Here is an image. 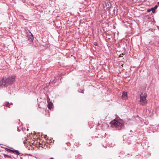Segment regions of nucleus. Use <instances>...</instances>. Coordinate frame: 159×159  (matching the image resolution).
Masks as SVG:
<instances>
[{
  "instance_id": "obj_12",
  "label": "nucleus",
  "mask_w": 159,
  "mask_h": 159,
  "mask_svg": "<svg viewBox=\"0 0 159 159\" xmlns=\"http://www.w3.org/2000/svg\"><path fill=\"white\" fill-rule=\"evenodd\" d=\"M9 105V102H8L7 103H6V104H5V106L7 107H8V106Z\"/></svg>"
},
{
  "instance_id": "obj_15",
  "label": "nucleus",
  "mask_w": 159,
  "mask_h": 159,
  "mask_svg": "<svg viewBox=\"0 0 159 159\" xmlns=\"http://www.w3.org/2000/svg\"><path fill=\"white\" fill-rule=\"evenodd\" d=\"M49 159H53V158L52 157L51 158H50Z\"/></svg>"
},
{
  "instance_id": "obj_8",
  "label": "nucleus",
  "mask_w": 159,
  "mask_h": 159,
  "mask_svg": "<svg viewBox=\"0 0 159 159\" xmlns=\"http://www.w3.org/2000/svg\"><path fill=\"white\" fill-rule=\"evenodd\" d=\"M4 156L5 158H10L11 159V157L10 156L8 155H7L6 154L3 153L2 154Z\"/></svg>"
},
{
  "instance_id": "obj_13",
  "label": "nucleus",
  "mask_w": 159,
  "mask_h": 159,
  "mask_svg": "<svg viewBox=\"0 0 159 159\" xmlns=\"http://www.w3.org/2000/svg\"><path fill=\"white\" fill-rule=\"evenodd\" d=\"M150 11H151V9H148L147 10V12H150Z\"/></svg>"
},
{
  "instance_id": "obj_11",
  "label": "nucleus",
  "mask_w": 159,
  "mask_h": 159,
  "mask_svg": "<svg viewBox=\"0 0 159 159\" xmlns=\"http://www.w3.org/2000/svg\"><path fill=\"white\" fill-rule=\"evenodd\" d=\"M157 7H158L157 5H155V7L153 8L155 10V9L157 8Z\"/></svg>"
},
{
  "instance_id": "obj_10",
  "label": "nucleus",
  "mask_w": 159,
  "mask_h": 159,
  "mask_svg": "<svg viewBox=\"0 0 159 159\" xmlns=\"http://www.w3.org/2000/svg\"><path fill=\"white\" fill-rule=\"evenodd\" d=\"M151 11H152V12L153 13H154L155 12V10L153 8H151Z\"/></svg>"
},
{
  "instance_id": "obj_5",
  "label": "nucleus",
  "mask_w": 159,
  "mask_h": 159,
  "mask_svg": "<svg viewBox=\"0 0 159 159\" xmlns=\"http://www.w3.org/2000/svg\"><path fill=\"white\" fill-rule=\"evenodd\" d=\"M1 148H5V149L7 151H9V152H12L14 153L15 154L17 155H19L20 153L18 151L16 150H12L9 149L7 148H4L3 147L1 146Z\"/></svg>"
},
{
  "instance_id": "obj_4",
  "label": "nucleus",
  "mask_w": 159,
  "mask_h": 159,
  "mask_svg": "<svg viewBox=\"0 0 159 159\" xmlns=\"http://www.w3.org/2000/svg\"><path fill=\"white\" fill-rule=\"evenodd\" d=\"M26 36L28 40L30 42H32L34 39V37L32 34L28 30L25 29Z\"/></svg>"
},
{
  "instance_id": "obj_17",
  "label": "nucleus",
  "mask_w": 159,
  "mask_h": 159,
  "mask_svg": "<svg viewBox=\"0 0 159 159\" xmlns=\"http://www.w3.org/2000/svg\"><path fill=\"white\" fill-rule=\"evenodd\" d=\"M47 88V87H46V86H45V88H44V89H45V88Z\"/></svg>"
},
{
  "instance_id": "obj_14",
  "label": "nucleus",
  "mask_w": 159,
  "mask_h": 159,
  "mask_svg": "<svg viewBox=\"0 0 159 159\" xmlns=\"http://www.w3.org/2000/svg\"><path fill=\"white\" fill-rule=\"evenodd\" d=\"M81 91L80 92H81L82 93H83V90H81Z\"/></svg>"
},
{
  "instance_id": "obj_9",
  "label": "nucleus",
  "mask_w": 159,
  "mask_h": 159,
  "mask_svg": "<svg viewBox=\"0 0 159 159\" xmlns=\"http://www.w3.org/2000/svg\"><path fill=\"white\" fill-rule=\"evenodd\" d=\"M55 78H53L50 81V84H53V83H55Z\"/></svg>"
},
{
  "instance_id": "obj_16",
  "label": "nucleus",
  "mask_w": 159,
  "mask_h": 159,
  "mask_svg": "<svg viewBox=\"0 0 159 159\" xmlns=\"http://www.w3.org/2000/svg\"><path fill=\"white\" fill-rule=\"evenodd\" d=\"M157 28L159 30V26H158L157 27Z\"/></svg>"
},
{
  "instance_id": "obj_6",
  "label": "nucleus",
  "mask_w": 159,
  "mask_h": 159,
  "mask_svg": "<svg viewBox=\"0 0 159 159\" xmlns=\"http://www.w3.org/2000/svg\"><path fill=\"white\" fill-rule=\"evenodd\" d=\"M122 97L125 99L127 98V94L126 92L125 91L123 92Z\"/></svg>"
},
{
  "instance_id": "obj_7",
  "label": "nucleus",
  "mask_w": 159,
  "mask_h": 159,
  "mask_svg": "<svg viewBox=\"0 0 159 159\" xmlns=\"http://www.w3.org/2000/svg\"><path fill=\"white\" fill-rule=\"evenodd\" d=\"M53 104L52 103H49L47 105V107L49 109H50L52 108Z\"/></svg>"
},
{
  "instance_id": "obj_18",
  "label": "nucleus",
  "mask_w": 159,
  "mask_h": 159,
  "mask_svg": "<svg viewBox=\"0 0 159 159\" xmlns=\"http://www.w3.org/2000/svg\"><path fill=\"white\" fill-rule=\"evenodd\" d=\"M9 148H10L11 149H12L11 148L8 147Z\"/></svg>"
},
{
  "instance_id": "obj_3",
  "label": "nucleus",
  "mask_w": 159,
  "mask_h": 159,
  "mask_svg": "<svg viewBox=\"0 0 159 159\" xmlns=\"http://www.w3.org/2000/svg\"><path fill=\"white\" fill-rule=\"evenodd\" d=\"M147 94L146 93L143 92L140 93L139 101L141 105H143L147 103Z\"/></svg>"
},
{
  "instance_id": "obj_2",
  "label": "nucleus",
  "mask_w": 159,
  "mask_h": 159,
  "mask_svg": "<svg viewBox=\"0 0 159 159\" xmlns=\"http://www.w3.org/2000/svg\"><path fill=\"white\" fill-rule=\"evenodd\" d=\"M111 127L115 128L117 130H120L124 126V123L121 119L118 120L114 119L110 122Z\"/></svg>"
},
{
  "instance_id": "obj_1",
  "label": "nucleus",
  "mask_w": 159,
  "mask_h": 159,
  "mask_svg": "<svg viewBox=\"0 0 159 159\" xmlns=\"http://www.w3.org/2000/svg\"><path fill=\"white\" fill-rule=\"evenodd\" d=\"M15 76H9L5 79L3 78L1 81V87H7L10 85L15 82Z\"/></svg>"
}]
</instances>
